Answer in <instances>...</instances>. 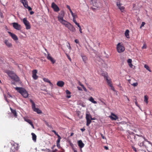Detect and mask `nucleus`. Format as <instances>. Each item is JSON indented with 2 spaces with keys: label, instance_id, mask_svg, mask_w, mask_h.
I'll return each mask as SVG.
<instances>
[{
  "label": "nucleus",
  "instance_id": "42",
  "mask_svg": "<svg viewBox=\"0 0 152 152\" xmlns=\"http://www.w3.org/2000/svg\"><path fill=\"white\" fill-rule=\"evenodd\" d=\"M66 55L68 59L70 61H71L72 59H71V58L70 56H69L67 54H66Z\"/></svg>",
  "mask_w": 152,
  "mask_h": 152
},
{
  "label": "nucleus",
  "instance_id": "60",
  "mask_svg": "<svg viewBox=\"0 0 152 152\" xmlns=\"http://www.w3.org/2000/svg\"><path fill=\"white\" fill-rule=\"evenodd\" d=\"M31 126L33 128V129H34V125H33V123H32L31 124H30Z\"/></svg>",
  "mask_w": 152,
  "mask_h": 152
},
{
  "label": "nucleus",
  "instance_id": "2",
  "mask_svg": "<svg viewBox=\"0 0 152 152\" xmlns=\"http://www.w3.org/2000/svg\"><path fill=\"white\" fill-rule=\"evenodd\" d=\"M64 15L65 12L64 11L61 10L59 13L58 16V21L62 24L66 21L64 19Z\"/></svg>",
  "mask_w": 152,
  "mask_h": 152
},
{
  "label": "nucleus",
  "instance_id": "14",
  "mask_svg": "<svg viewBox=\"0 0 152 152\" xmlns=\"http://www.w3.org/2000/svg\"><path fill=\"white\" fill-rule=\"evenodd\" d=\"M8 33L10 35V36L15 41H16L18 40V38L17 36L15 35V34L11 33V32L8 31Z\"/></svg>",
  "mask_w": 152,
  "mask_h": 152
},
{
  "label": "nucleus",
  "instance_id": "11",
  "mask_svg": "<svg viewBox=\"0 0 152 152\" xmlns=\"http://www.w3.org/2000/svg\"><path fill=\"white\" fill-rule=\"evenodd\" d=\"M109 117L112 120H116L118 119V117L113 113H111V115L109 116Z\"/></svg>",
  "mask_w": 152,
  "mask_h": 152
},
{
  "label": "nucleus",
  "instance_id": "13",
  "mask_svg": "<svg viewBox=\"0 0 152 152\" xmlns=\"http://www.w3.org/2000/svg\"><path fill=\"white\" fill-rule=\"evenodd\" d=\"M47 59L50 61L52 63V64H54L56 62L55 60L50 55V54L48 53V55L47 57Z\"/></svg>",
  "mask_w": 152,
  "mask_h": 152
},
{
  "label": "nucleus",
  "instance_id": "43",
  "mask_svg": "<svg viewBox=\"0 0 152 152\" xmlns=\"http://www.w3.org/2000/svg\"><path fill=\"white\" fill-rule=\"evenodd\" d=\"M110 86L111 87V89L112 90H113L114 91H115V88H114V87L113 86V84L112 85H111Z\"/></svg>",
  "mask_w": 152,
  "mask_h": 152
},
{
  "label": "nucleus",
  "instance_id": "39",
  "mask_svg": "<svg viewBox=\"0 0 152 152\" xmlns=\"http://www.w3.org/2000/svg\"><path fill=\"white\" fill-rule=\"evenodd\" d=\"M127 61L128 64L131 63L132 62V60L131 59H129L127 60Z\"/></svg>",
  "mask_w": 152,
  "mask_h": 152
},
{
  "label": "nucleus",
  "instance_id": "54",
  "mask_svg": "<svg viewBox=\"0 0 152 152\" xmlns=\"http://www.w3.org/2000/svg\"><path fill=\"white\" fill-rule=\"evenodd\" d=\"M78 83H79V84L80 85L81 87L82 86H83V84H82L80 82V81H79L78 82Z\"/></svg>",
  "mask_w": 152,
  "mask_h": 152
},
{
  "label": "nucleus",
  "instance_id": "47",
  "mask_svg": "<svg viewBox=\"0 0 152 152\" xmlns=\"http://www.w3.org/2000/svg\"><path fill=\"white\" fill-rule=\"evenodd\" d=\"M26 8H27L28 9V10L29 11H30V10H32V8L30 7L29 6H28V7H27Z\"/></svg>",
  "mask_w": 152,
  "mask_h": 152
},
{
  "label": "nucleus",
  "instance_id": "61",
  "mask_svg": "<svg viewBox=\"0 0 152 152\" xmlns=\"http://www.w3.org/2000/svg\"><path fill=\"white\" fill-rule=\"evenodd\" d=\"M143 139H144L146 141V142H148V140L146 139H145L144 137H143Z\"/></svg>",
  "mask_w": 152,
  "mask_h": 152
},
{
  "label": "nucleus",
  "instance_id": "57",
  "mask_svg": "<svg viewBox=\"0 0 152 152\" xmlns=\"http://www.w3.org/2000/svg\"><path fill=\"white\" fill-rule=\"evenodd\" d=\"M58 150L57 149H55L53 150L52 151V152H57Z\"/></svg>",
  "mask_w": 152,
  "mask_h": 152
},
{
  "label": "nucleus",
  "instance_id": "64",
  "mask_svg": "<svg viewBox=\"0 0 152 152\" xmlns=\"http://www.w3.org/2000/svg\"><path fill=\"white\" fill-rule=\"evenodd\" d=\"M69 11L71 14L73 13L71 10H70Z\"/></svg>",
  "mask_w": 152,
  "mask_h": 152
},
{
  "label": "nucleus",
  "instance_id": "63",
  "mask_svg": "<svg viewBox=\"0 0 152 152\" xmlns=\"http://www.w3.org/2000/svg\"><path fill=\"white\" fill-rule=\"evenodd\" d=\"M73 134H74V133H72L71 134L70 136L71 137L73 135Z\"/></svg>",
  "mask_w": 152,
  "mask_h": 152
},
{
  "label": "nucleus",
  "instance_id": "53",
  "mask_svg": "<svg viewBox=\"0 0 152 152\" xmlns=\"http://www.w3.org/2000/svg\"><path fill=\"white\" fill-rule=\"evenodd\" d=\"M57 144V146L58 147V148H60L61 147L60 144L59 143H56Z\"/></svg>",
  "mask_w": 152,
  "mask_h": 152
},
{
  "label": "nucleus",
  "instance_id": "22",
  "mask_svg": "<svg viewBox=\"0 0 152 152\" xmlns=\"http://www.w3.org/2000/svg\"><path fill=\"white\" fill-rule=\"evenodd\" d=\"M43 80L44 81L49 83L50 85V86H53V84L50 82V80L48 79L47 78H43Z\"/></svg>",
  "mask_w": 152,
  "mask_h": 152
},
{
  "label": "nucleus",
  "instance_id": "26",
  "mask_svg": "<svg viewBox=\"0 0 152 152\" xmlns=\"http://www.w3.org/2000/svg\"><path fill=\"white\" fill-rule=\"evenodd\" d=\"M24 119L28 123L30 124H31L32 123V122L31 121V120L28 119L27 118H24Z\"/></svg>",
  "mask_w": 152,
  "mask_h": 152
},
{
  "label": "nucleus",
  "instance_id": "52",
  "mask_svg": "<svg viewBox=\"0 0 152 152\" xmlns=\"http://www.w3.org/2000/svg\"><path fill=\"white\" fill-rule=\"evenodd\" d=\"M66 7L69 10H71L70 7L69 5H66Z\"/></svg>",
  "mask_w": 152,
  "mask_h": 152
},
{
  "label": "nucleus",
  "instance_id": "31",
  "mask_svg": "<svg viewBox=\"0 0 152 152\" xmlns=\"http://www.w3.org/2000/svg\"><path fill=\"white\" fill-rule=\"evenodd\" d=\"M122 12H124L125 11V8L123 6H120L118 7Z\"/></svg>",
  "mask_w": 152,
  "mask_h": 152
},
{
  "label": "nucleus",
  "instance_id": "41",
  "mask_svg": "<svg viewBox=\"0 0 152 152\" xmlns=\"http://www.w3.org/2000/svg\"><path fill=\"white\" fill-rule=\"evenodd\" d=\"M52 131L56 135H57V136H59L58 133L56 132V131L54 130H53Z\"/></svg>",
  "mask_w": 152,
  "mask_h": 152
},
{
  "label": "nucleus",
  "instance_id": "36",
  "mask_svg": "<svg viewBox=\"0 0 152 152\" xmlns=\"http://www.w3.org/2000/svg\"><path fill=\"white\" fill-rule=\"evenodd\" d=\"M15 78L14 80L17 81H18L19 80V78L16 75L15 76Z\"/></svg>",
  "mask_w": 152,
  "mask_h": 152
},
{
  "label": "nucleus",
  "instance_id": "45",
  "mask_svg": "<svg viewBox=\"0 0 152 152\" xmlns=\"http://www.w3.org/2000/svg\"><path fill=\"white\" fill-rule=\"evenodd\" d=\"M147 48V46L146 44H144L143 46L142 47V49H146Z\"/></svg>",
  "mask_w": 152,
  "mask_h": 152
},
{
  "label": "nucleus",
  "instance_id": "20",
  "mask_svg": "<svg viewBox=\"0 0 152 152\" xmlns=\"http://www.w3.org/2000/svg\"><path fill=\"white\" fill-rule=\"evenodd\" d=\"M10 110L12 113L14 117L17 118V114L16 111L15 110L12 109L11 107L10 108Z\"/></svg>",
  "mask_w": 152,
  "mask_h": 152
},
{
  "label": "nucleus",
  "instance_id": "58",
  "mask_svg": "<svg viewBox=\"0 0 152 152\" xmlns=\"http://www.w3.org/2000/svg\"><path fill=\"white\" fill-rule=\"evenodd\" d=\"M69 46H67L68 47L69 49L70 50L71 49V48L69 43Z\"/></svg>",
  "mask_w": 152,
  "mask_h": 152
},
{
  "label": "nucleus",
  "instance_id": "21",
  "mask_svg": "<svg viewBox=\"0 0 152 152\" xmlns=\"http://www.w3.org/2000/svg\"><path fill=\"white\" fill-rule=\"evenodd\" d=\"M21 3L23 4L24 6L26 8L28 6V2L26 0H21Z\"/></svg>",
  "mask_w": 152,
  "mask_h": 152
},
{
  "label": "nucleus",
  "instance_id": "59",
  "mask_svg": "<svg viewBox=\"0 0 152 152\" xmlns=\"http://www.w3.org/2000/svg\"><path fill=\"white\" fill-rule=\"evenodd\" d=\"M34 12L33 11H31V12H30V14L31 15H32L34 13Z\"/></svg>",
  "mask_w": 152,
  "mask_h": 152
},
{
  "label": "nucleus",
  "instance_id": "38",
  "mask_svg": "<svg viewBox=\"0 0 152 152\" xmlns=\"http://www.w3.org/2000/svg\"><path fill=\"white\" fill-rule=\"evenodd\" d=\"M79 28V31L81 33H82V29H81V26H80V24L79 25V26H77Z\"/></svg>",
  "mask_w": 152,
  "mask_h": 152
},
{
  "label": "nucleus",
  "instance_id": "37",
  "mask_svg": "<svg viewBox=\"0 0 152 152\" xmlns=\"http://www.w3.org/2000/svg\"><path fill=\"white\" fill-rule=\"evenodd\" d=\"M138 144L141 147V146H143L144 145L143 142L142 141V142H139L138 143Z\"/></svg>",
  "mask_w": 152,
  "mask_h": 152
},
{
  "label": "nucleus",
  "instance_id": "5",
  "mask_svg": "<svg viewBox=\"0 0 152 152\" xmlns=\"http://www.w3.org/2000/svg\"><path fill=\"white\" fill-rule=\"evenodd\" d=\"M86 125L89 126L91 122V120H94L92 118L91 115L89 112L86 114Z\"/></svg>",
  "mask_w": 152,
  "mask_h": 152
},
{
  "label": "nucleus",
  "instance_id": "29",
  "mask_svg": "<svg viewBox=\"0 0 152 152\" xmlns=\"http://www.w3.org/2000/svg\"><path fill=\"white\" fill-rule=\"evenodd\" d=\"M144 101L147 104L148 103V96L146 95L144 96Z\"/></svg>",
  "mask_w": 152,
  "mask_h": 152
},
{
  "label": "nucleus",
  "instance_id": "10",
  "mask_svg": "<svg viewBox=\"0 0 152 152\" xmlns=\"http://www.w3.org/2000/svg\"><path fill=\"white\" fill-rule=\"evenodd\" d=\"M13 26L14 28L18 30L21 29V28L20 25L18 24L17 23H13Z\"/></svg>",
  "mask_w": 152,
  "mask_h": 152
},
{
  "label": "nucleus",
  "instance_id": "15",
  "mask_svg": "<svg viewBox=\"0 0 152 152\" xmlns=\"http://www.w3.org/2000/svg\"><path fill=\"white\" fill-rule=\"evenodd\" d=\"M37 72V70H33L32 71V77L34 80H37L38 77L36 75Z\"/></svg>",
  "mask_w": 152,
  "mask_h": 152
},
{
  "label": "nucleus",
  "instance_id": "48",
  "mask_svg": "<svg viewBox=\"0 0 152 152\" xmlns=\"http://www.w3.org/2000/svg\"><path fill=\"white\" fill-rule=\"evenodd\" d=\"M75 42L76 43L78 44L79 43V41L77 39H75Z\"/></svg>",
  "mask_w": 152,
  "mask_h": 152
},
{
  "label": "nucleus",
  "instance_id": "17",
  "mask_svg": "<svg viewBox=\"0 0 152 152\" xmlns=\"http://www.w3.org/2000/svg\"><path fill=\"white\" fill-rule=\"evenodd\" d=\"M65 83L64 82L62 81H58L56 84L57 85L61 87H62L64 86Z\"/></svg>",
  "mask_w": 152,
  "mask_h": 152
},
{
  "label": "nucleus",
  "instance_id": "6",
  "mask_svg": "<svg viewBox=\"0 0 152 152\" xmlns=\"http://www.w3.org/2000/svg\"><path fill=\"white\" fill-rule=\"evenodd\" d=\"M30 102L32 104V107L33 110L37 112L38 114H41L42 113L41 111L38 108H36L35 107V104L33 101L31 99H30Z\"/></svg>",
  "mask_w": 152,
  "mask_h": 152
},
{
  "label": "nucleus",
  "instance_id": "35",
  "mask_svg": "<svg viewBox=\"0 0 152 152\" xmlns=\"http://www.w3.org/2000/svg\"><path fill=\"white\" fill-rule=\"evenodd\" d=\"M121 4L120 3V1H118L117 2V6L118 7L121 5Z\"/></svg>",
  "mask_w": 152,
  "mask_h": 152
},
{
  "label": "nucleus",
  "instance_id": "40",
  "mask_svg": "<svg viewBox=\"0 0 152 152\" xmlns=\"http://www.w3.org/2000/svg\"><path fill=\"white\" fill-rule=\"evenodd\" d=\"M145 24V22H142L141 25L140 26V28H141L142 27L144 26Z\"/></svg>",
  "mask_w": 152,
  "mask_h": 152
},
{
  "label": "nucleus",
  "instance_id": "3",
  "mask_svg": "<svg viewBox=\"0 0 152 152\" xmlns=\"http://www.w3.org/2000/svg\"><path fill=\"white\" fill-rule=\"evenodd\" d=\"M62 25L67 27L71 32H75L76 29L70 23L67 21L64 23Z\"/></svg>",
  "mask_w": 152,
  "mask_h": 152
},
{
  "label": "nucleus",
  "instance_id": "19",
  "mask_svg": "<svg viewBox=\"0 0 152 152\" xmlns=\"http://www.w3.org/2000/svg\"><path fill=\"white\" fill-rule=\"evenodd\" d=\"M78 145L80 148H82L84 146V144L83 142L82 141L80 140L78 142Z\"/></svg>",
  "mask_w": 152,
  "mask_h": 152
},
{
  "label": "nucleus",
  "instance_id": "51",
  "mask_svg": "<svg viewBox=\"0 0 152 152\" xmlns=\"http://www.w3.org/2000/svg\"><path fill=\"white\" fill-rule=\"evenodd\" d=\"M77 88L79 90L82 91V89L81 87H77Z\"/></svg>",
  "mask_w": 152,
  "mask_h": 152
},
{
  "label": "nucleus",
  "instance_id": "7",
  "mask_svg": "<svg viewBox=\"0 0 152 152\" xmlns=\"http://www.w3.org/2000/svg\"><path fill=\"white\" fill-rule=\"evenodd\" d=\"M23 22L26 26V29H29L31 28V26L29 22L27 20V18H24L23 20Z\"/></svg>",
  "mask_w": 152,
  "mask_h": 152
},
{
  "label": "nucleus",
  "instance_id": "62",
  "mask_svg": "<svg viewBox=\"0 0 152 152\" xmlns=\"http://www.w3.org/2000/svg\"><path fill=\"white\" fill-rule=\"evenodd\" d=\"M104 148L106 150H108V147L107 146H105Z\"/></svg>",
  "mask_w": 152,
  "mask_h": 152
},
{
  "label": "nucleus",
  "instance_id": "8",
  "mask_svg": "<svg viewBox=\"0 0 152 152\" xmlns=\"http://www.w3.org/2000/svg\"><path fill=\"white\" fill-rule=\"evenodd\" d=\"M51 7L53 9L55 12H58L60 10L59 7L54 2H53L51 4Z\"/></svg>",
  "mask_w": 152,
  "mask_h": 152
},
{
  "label": "nucleus",
  "instance_id": "50",
  "mask_svg": "<svg viewBox=\"0 0 152 152\" xmlns=\"http://www.w3.org/2000/svg\"><path fill=\"white\" fill-rule=\"evenodd\" d=\"M135 100H136V101H135V104L137 106H138V107H139V105H138V104L137 102V100H136V99H135Z\"/></svg>",
  "mask_w": 152,
  "mask_h": 152
},
{
  "label": "nucleus",
  "instance_id": "16",
  "mask_svg": "<svg viewBox=\"0 0 152 152\" xmlns=\"http://www.w3.org/2000/svg\"><path fill=\"white\" fill-rule=\"evenodd\" d=\"M4 43L6 46L9 48H12V44L10 43L7 39L4 40Z\"/></svg>",
  "mask_w": 152,
  "mask_h": 152
},
{
  "label": "nucleus",
  "instance_id": "12",
  "mask_svg": "<svg viewBox=\"0 0 152 152\" xmlns=\"http://www.w3.org/2000/svg\"><path fill=\"white\" fill-rule=\"evenodd\" d=\"M136 136L137 137H136L135 141H138L139 142L143 141V137L142 135H139L136 134Z\"/></svg>",
  "mask_w": 152,
  "mask_h": 152
},
{
  "label": "nucleus",
  "instance_id": "49",
  "mask_svg": "<svg viewBox=\"0 0 152 152\" xmlns=\"http://www.w3.org/2000/svg\"><path fill=\"white\" fill-rule=\"evenodd\" d=\"M72 16L73 17V18H76L77 17V14H75L74 15Z\"/></svg>",
  "mask_w": 152,
  "mask_h": 152
},
{
  "label": "nucleus",
  "instance_id": "18",
  "mask_svg": "<svg viewBox=\"0 0 152 152\" xmlns=\"http://www.w3.org/2000/svg\"><path fill=\"white\" fill-rule=\"evenodd\" d=\"M104 78L106 79L107 84L109 86H110L113 84L111 80L110 79H108L107 76H105Z\"/></svg>",
  "mask_w": 152,
  "mask_h": 152
},
{
  "label": "nucleus",
  "instance_id": "30",
  "mask_svg": "<svg viewBox=\"0 0 152 152\" xmlns=\"http://www.w3.org/2000/svg\"><path fill=\"white\" fill-rule=\"evenodd\" d=\"M129 31L128 30H126L125 32V36L127 38H129Z\"/></svg>",
  "mask_w": 152,
  "mask_h": 152
},
{
  "label": "nucleus",
  "instance_id": "56",
  "mask_svg": "<svg viewBox=\"0 0 152 152\" xmlns=\"http://www.w3.org/2000/svg\"><path fill=\"white\" fill-rule=\"evenodd\" d=\"M80 130L82 132H83L85 131V129L84 128H83L81 129Z\"/></svg>",
  "mask_w": 152,
  "mask_h": 152
},
{
  "label": "nucleus",
  "instance_id": "33",
  "mask_svg": "<svg viewBox=\"0 0 152 152\" xmlns=\"http://www.w3.org/2000/svg\"><path fill=\"white\" fill-rule=\"evenodd\" d=\"M73 21L77 26H78V25L79 26L80 24L77 22L76 20V18H73Z\"/></svg>",
  "mask_w": 152,
  "mask_h": 152
},
{
  "label": "nucleus",
  "instance_id": "32",
  "mask_svg": "<svg viewBox=\"0 0 152 152\" xmlns=\"http://www.w3.org/2000/svg\"><path fill=\"white\" fill-rule=\"evenodd\" d=\"M144 67L148 71H150V72H151V71L150 69V67L146 65H145Z\"/></svg>",
  "mask_w": 152,
  "mask_h": 152
},
{
  "label": "nucleus",
  "instance_id": "44",
  "mask_svg": "<svg viewBox=\"0 0 152 152\" xmlns=\"http://www.w3.org/2000/svg\"><path fill=\"white\" fill-rule=\"evenodd\" d=\"M82 88H83V90L84 91H85L86 92L87 91V90L86 89V88L85 87V86H82Z\"/></svg>",
  "mask_w": 152,
  "mask_h": 152
},
{
  "label": "nucleus",
  "instance_id": "1",
  "mask_svg": "<svg viewBox=\"0 0 152 152\" xmlns=\"http://www.w3.org/2000/svg\"><path fill=\"white\" fill-rule=\"evenodd\" d=\"M15 89L20 93L23 97L26 98L28 97V92L24 88L22 87H17Z\"/></svg>",
  "mask_w": 152,
  "mask_h": 152
},
{
  "label": "nucleus",
  "instance_id": "27",
  "mask_svg": "<svg viewBox=\"0 0 152 152\" xmlns=\"http://www.w3.org/2000/svg\"><path fill=\"white\" fill-rule=\"evenodd\" d=\"M131 80H128V81L129 83L131 84V85H132L133 86H136L138 85V83L137 82L135 83H131Z\"/></svg>",
  "mask_w": 152,
  "mask_h": 152
},
{
  "label": "nucleus",
  "instance_id": "24",
  "mask_svg": "<svg viewBox=\"0 0 152 152\" xmlns=\"http://www.w3.org/2000/svg\"><path fill=\"white\" fill-rule=\"evenodd\" d=\"M89 100L92 103L94 104H96L97 103V102L94 100V98L92 96H91L89 98Z\"/></svg>",
  "mask_w": 152,
  "mask_h": 152
},
{
  "label": "nucleus",
  "instance_id": "25",
  "mask_svg": "<svg viewBox=\"0 0 152 152\" xmlns=\"http://www.w3.org/2000/svg\"><path fill=\"white\" fill-rule=\"evenodd\" d=\"M66 94L67 95L66 96V97L68 98H70L71 97L70 95L71 92L68 90H67L66 91Z\"/></svg>",
  "mask_w": 152,
  "mask_h": 152
},
{
  "label": "nucleus",
  "instance_id": "34",
  "mask_svg": "<svg viewBox=\"0 0 152 152\" xmlns=\"http://www.w3.org/2000/svg\"><path fill=\"white\" fill-rule=\"evenodd\" d=\"M58 139L57 140V141L56 143H59L60 141V140H61V138L60 136H58Z\"/></svg>",
  "mask_w": 152,
  "mask_h": 152
},
{
  "label": "nucleus",
  "instance_id": "4",
  "mask_svg": "<svg viewBox=\"0 0 152 152\" xmlns=\"http://www.w3.org/2000/svg\"><path fill=\"white\" fill-rule=\"evenodd\" d=\"M116 49L118 53H121L125 50V48L123 44L121 42H120L117 44Z\"/></svg>",
  "mask_w": 152,
  "mask_h": 152
},
{
  "label": "nucleus",
  "instance_id": "55",
  "mask_svg": "<svg viewBox=\"0 0 152 152\" xmlns=\"http://www.w3.org/2000/svg\"><path fill=\"white\" fill-rule=\"evenodd\" d=\"M129 64V66L131 67V68H132V66H133V65L131 63H130V64Z\"/></svg>",
  "mask_w": 152,
  "mask_h": 152
},
{
  "label": "nucleus",
  "instance_id": "28",
  "mask_svg": "<svg viewBox=\"0 0 152 152\" xmlns=\"http://www.w3.org/2000/svg\"><path fill=\"white\" fill-rule=\"evenodd\" d=\"M81 56L84 62L85 63H86L88 59L87 57L85 56Z\"/></svg>",
  "mask_w": 152,
  "mask_h": 152
},
{
  "label": "nucleus",
  "instance_id": "9",
  "mask_svg": "<svg viewBox=\"0 0 152 152\" xmlns=\"http://www.w3.org/2000/svg\"><path fill=\"white\" fill-rule=\"evenodd\" d=\"M136 137V136L133 133L130 134L128 136V139L132 142H133V139L135 140Z\"/></svg>",
  "mask_w": 152,
  "mask_h": 152
},
{
  "label": "nucleus",
  "instance_id": "46",
  "mask_svg": "<svg viewBox=\"0 0 152 152\" xmlns=\"http://www.w3.org/2000/svg\"><path fill=\"white\" fill-rule=\"evenodd\" d=\"M132 148L133 150L135 152L137 151V149H136V148L134 147L133 146H132Z\"/></svg>",
  "mask_w": 152,
  "mask_h": 152
},
{
  "label": "nucleus",
  "instance_id": "23",
  "mask_svg": "<svg viewBox=\"0 0 152 152\" xmlns=\"http://www.w3.org/2000/svg\"><path fill=\"white\" fill-rule=\"evenodd\" d=\"M31 134L32 135V140L34 142H36V139H37V136L36 134L33 133H31Z\"/></svg>",
  "mask_w": 152,
  "mask_h": 152
}]
</instances>
